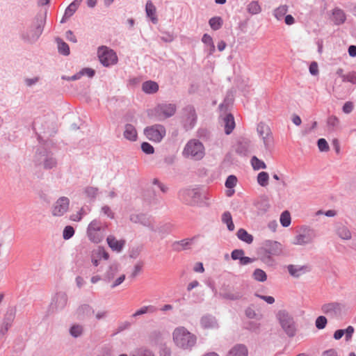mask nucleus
<instances>
[{"label": "nucleus", "mask_w": 356, "mask_h": 356, "mask_svg": "<svg viewBox=\"0 0 356 356\" xmlns=\"http://www.w3.org/2000/svg\"><path fill=\"white\" fill-rule=\"evenodd\" d=\"M251 164L254 170L266 168V163L263 161L259 159L256 156H253L252 157Z\"/></svg>", "instance_id": "nucleus-44"}, {"label": "nucleus", "mask_w": 356, "mask_h": 356, "mask_svg": "<svg viewBox=\"0 0 356 356\" xmlns=\"http://www.w3.org/2000/svg\"><path fill=\"white\" fill-rule=\"evenodd\" d=\"M67 296L65 292H58L53 298L51 307L56 309H63L67 305Z\"/></svg>", "instance_id": "nucleus-16"}, {"label": "nucleus", "mask_w": 356, "mask_h": 356, "mask_svg": "<svg viewBox=\"0 0 356 356\" xmlns=\"http://www.w3.org/2000/svg\"><path fill=\"white\" fill-rule=\"evenodd\" d=\"M75 233V230L74 227L71 225H67L65 227L63 232V238L65 240H69L71 238Z\"/></svg>", "instance_id": "nucleus-52"}, {"label": "nucleus", "mask_w": 356, "mask_h": 356, "mask_svg": "<svg viewBox=\"0 0 356 356\" xmlns=\"http://www.w3.org/2000/svg\"><path fill=\"white\" fill-rule=\"evenodd\" d=\"M161 33L162 35L161 36V40L165 42H171L175 38V36L173 35V33L170 32H161Z\"/></svg>", "instance_id": "nucleus-62"}, {"label": "nucleus", "mask_w": 356, "mask_h": 356, "mask_svg": "<svg viewBox=\"0 0 356 356\" xmlns=\"http://www.w3.org/2000/svg\"><path fill=\"white\" fill-rule=\"evenodd\" d=\"M171 227L172 225L170 224H165L159 227H156V229H157L156 232L160 234H168L171 232Z\"/></svg>", "instance_id": "nucleus-63"}, {"label": "nucleus", "mask_w": 356, "mask_h": 356, "mask_svg": "<svg viewBox=\"0 0 356 356\" xmlns=\"http://www.w3.org/2000/svg\"><path fill=\"white\" fill-rule=\"evenodd\" d=\"M245 254V252L243 249H234L231 252V258L233 260L240 261L241 257Z\"/></svg>", "instance_id": "nucleus-59"}, {"label": "nucleus", "mask_w": 356, "mask_h": 356, "mask_svg": "<svg viewBox=\"0 0 356 356\" xmlns=\"http://www.w3.org/2000/svg\"><path fill=\"white\" fill-rule=\"evenodd\" d=\"M254 206L261 214L266 213L270 207L268 199L266 197H261L254 202Z\"/></svg>", "instance_id": "nucleus-26"}, {"label": "nucleus", "mask_w": 356, "mask_h": 356, "mask_svg": "<svg viewBox=\"0 0 356 356\" xmlns=\"http://www.w3.org/2000/svg\"><path fill=\"white\" fill-rule=\"evenodd\" d=\"M248 12L252 15H257L261 11L260 5L257 1H251L247 6Z\"/></svg>", "instance_id": "nucleus-42"}, {"label": "nucleus", "mask_w": 356, "mask_h": 356, "mask_svg": "<svg viewBox=\"0 0 356 356\" xmlns=\"http://www.w3.org/2000/svg\"><path fill=\"white\" fill-rule=\"evenodd\" d=\"M343 82H350L353 84L356 83V72H351L343 77Z\"/></svg>", "instance_id": "nucleus-64"}, {"label": "nucleus", "mask_w": 356, "mask_h": 356, "mask_svg": "<svg viewBox=\"0 0 356 356\" xmlns=\"http://www.w3.org/2000/svg\"><path fill=\"white\" fill-rule=\"evenodd\" d=\"M173 340L178 347L191 349L196 343V337L185 327H180L174 330Z\"/></svg>", "instance_id": "nucleus-3"}, {"label": "nucleus", "mask_w": 356, "mask_h": 356, "mask_svg": "<svg viewBox=\"0 0 356 356\" xmlns=\"http://www.w3.org/2000/svg\"><path fill=\"white\" fill-rule=\"evenodd\" d=\"M272 256L273 255L264 252V254L260 257V260L268 266H272L274 264V259Z\"/></svg>", "instance_id": "nucleus-55"}, {"label": "nucleus", "mask_w": 356, "mask_h": 356, "mask_svg": "<svg viewBox=\"0 0 356 356\" xmlns=\"http://www.w3.org/2000/svg\"><path fill=\"white\" fill-rule=\"evenodd\" d=\"M16 315V308L10 307L6 311L3 321L13 324Z\"/></svg>", "instance_id": "nucleus-40"}, {"label": "nucleus", "mask_w": 356, "mask_h": 356, "mask_svg": "<svg viewBox=\"0 0 356 356\" xmlns=\"http://www.w3.org/2000/svg\"><path fill=\"white\" fill-rule=\"evenodd\" d=\"M261 324L255 321H248L245 323L244 329L252 332L259 333L260 330Z\"/></svg>", "instance_id": "nucleus-47"}, {"label": "nucleus", "mask_w": 356, "mask_h": 356, "mask_svg": "<svg viewBox=\"0 0 356 356\" xmlns=\"http://www.w3.org/2000/svg\"><path fill=\"white\" fill-rule=\"evenodd\" d=\"M237 183V178L235 175H229L225 181V186L229 188H233Z\"/></svg>", "instance_id": "nucleus-54"}, {"label": "nucleus", "mask_w": 356, "mask_h": 356, "mask_svg": "<svg viewBox=\"0 0 356 356\" xmlns=\"http://www.w3.org/2000/svg\"><path fill=\"white\" fill-rule=\"evenodd\" d=\"M235 151L240 156H248L252 152L251 141L248 138H240L237 141Z\"/></svg>", "instance_id": "nucleus-13"}, {"label": "nucleus", "mask_w": 356, "mask_h": 356, "mask_svg": "<svg viewBox=\"0 0 356 356\" xmlns=\"http://www.w3.org/2000/svg\"><path fill=\"white\" fill-rule=\"evenodd\" d=\"M142 90L147 94H154L159 90V85L154 81H146L142 84Z\"/></svg>", "instance_id": "nucleus-28"}, {"label": "nucleus", "mask_w": 356, "mask_h": 356, "mask_svg": "<svg viewBox=\"0 0 356 356\" xmlns=\"http://www.w3.org/2000/svg\"><path fill=\"white\" fill-rule=\"evenodd\" d=\"M130 220L134 223H140L145 227H148L152 232H156L157 229L153 224L152 220L147 217L145 214L140 213L136 215H131Z\"/></svg>", "instance_id": "nucleus-15"}, {"label": "nucleus", "mask_w": 356, "mask_h": 356, "mask_svg": "<svg viewBox=\"0 0 356 356\" xmlns=\"http://www.w3.org/2000/svg\"><path fill=\"white\" fill-rule=\"evenodd\" d=\"M252 278L260 282H264L267 280V275L265 271L260 268H256L252 273Z\"/></svg>", "instance_id": "nucleus-37"}, {"label": "nucleus", "mask_w": 356, "mask_h": 356, "mask_svg": "<svg viewBox=\"0 0 356 356\" xmlns=\"http://www.w3.org/2000/svg\"><path fill=\"white\" fill-rule=\"evenodd\" d=\"M83 332V327L81 325H73L70 329V334L74 338H78L82 335Z\"/></svg>", "instance_id": "nucleus-45"}, {"label": "nucleus", "mask_w": 356, "mask_h": 356, "mask_svg": "<svg viewBox=\"0 0 356 356\" xmlns=\"http://www.w3.org/2000/svg\"><path fill=\"white\" fill-rule=\"evenodd\" d=\"M141 149L146 154H152L154 152V147L147 142L142 143Z\"/></svg>", "instance_id": "nucleus-57"}, {"label": "nucleus", "mask_w": 356, "mask_h": 356, "mask_svg": "<svg viewBox=\"0 0 356 356\" xmlns=\"http://www.w3.org/2000/svg\"><path fill=\"white\" fill-rule=\"evenodd\" d=\"M55 41L57 44L58 53L65 56H69L70 54L69 45L59 37L56 38Z\"/></svg>", "instance_id": "nucleus-29"}, {"label": "nucleus", "mask_w": 356, "mask_h": 356, "mask_svg": "<svg viewBox=\"0 0 356 356\" xmlns=\"http://www.w3.org/2000/svg\"><path fill=\"white\" fill-rule=\"evenodd\" d=\"M79 74L81 77L83 75H86L88 77L92 78L95 76V71L92 68L85 67L83 68L80 72H79Z\"/></svg>", "instance_id": "nucleus-61"}, {"label": "nucleus", "mask_w": 356, "mask_h": 356, "mask_svg": "<svg viewBox=\"0 0 356 356\" xmlns=\"http://www.w3.org/2000/svg\"><path fill=\"white\" fill-rule=\"evenodd\" d=\"M261 250L271 255L279 256L282 253L283 247L280 243L276 241L266 240L263 243Z\"/></svg>", "instance_id": "nucleus-11"}, {"label": "nucleus", "mask_w": 356, "mask_h": 356, "mask_svg": "<svg viewBox=\"0 0 356 356\" xmlns=\"http://www.w3.org/2000/svg\"><path fill=\"white\" fill-rule=\"evenodd\" d=\"M195 238V236L191 238H186L178 241H175L172 244V249L175 251L180 252L183 250H187L189 246L192 244V242Z\"/></svg>", "instance_id": "nucleus-22"}, {"label": "nucleus", "mask_w": 356, "mask_h": 356, "mask_svg": "<svg viewBox=\"0 0 356 356\" xmlns=\"http://www.w3.org/2000/svg\"><path fill=\"white\" fill-rule=\"evenodd\" d=\"M35 162L38 165L43 164V167L46 170H50L54 168L57 161L52 154H49L46 149H43L39 153H36Z\"/></svg>", "instance_id": "nucleus-9"}, {"label": "nucleus", "mask_w": 356, "mask_h": 356, "mask_svg": "<svg viewBox=\"0 0 356 356\" xmlns=\"http://www.w3.org/2000/svg\"><path fill=\"white\" fill-rule=\"evenodd\" d=\"M134 356H155L152 350L149 348L142 347L137 351L136 355Z\"/></svg>", "instance_id": "nucleus-58"}, {"label": "nucleus", "mask_w": 356, "mask_h": 356, "mask_svg": "<svg viewBox=\"0 0 356 356\" xmlns=\"http://www.w3.org/2000/svg\"><path fill=\"white\" fill-rule=\"evenodd\" d=\"M209 24L212 30L218 31L221 29L223 20L220 17H213L209 20Z\"/></svg>", "instance_id": "nucleus-36"}, {"label": "nucleus", "mask_w": 356, "mask_h": 356, "mask_svg": "<svg viewBox=\"0 0 356 356\" xmlns=\"http://www.w3.org/2000/svg\"><path fill=\"white\" fill-rule=\"evenodd\" d=\"M98 188L93 186H87L84 189V193L86 196L92 200H95L98 193Z\"/></svg>", "instance_id": "nucleus-51"}, {"label": "nucleus", "mask_w": 356, "mask_h": 356, "mask_svg": "<svg viewBox=\"0 0 356 356\" xmlns=\"http://www.w3.org/2000/svg\"><path fill=\"white\" fill-rule=\"evenodd\" d=\"M156 7L151 1H147L145 5V12L152 22L154 24H157L158 18L156 16Z\"/></svg>", "instance_id": "nucleus-25"}, {"label": "nucleus", "mask_w": 356, "mask_h": 356, "mask_svg": "<svg viewBox=\"0 0 356 356\" xmlns=\"http://www.w3.org/2000/svg\"><path fill=\"white\" fill-rule=\"evenodd\" d=\"M144 134L148 140L160 143L165 136L166 130L163 125L156 124L145 128Z\"/></svg>", "instance_id": "nucleus-6"}, {"label": "nucleus", "mask_w": 356, "mask_h": 356, "mask_svg": "<svg viewBox=\"0 0 356 356\" xmlns=\"http://www.w3.org/2000/svg\"><path fill=\"white\" fill-rule=\"evenodd\" d=\"M200 324L205 329L214 328L218 325L216 318L211 314H206L200 319Z\"/></svg>", "instance_id": "nucleus-23"}, {"label": "nucleus", "mask_w": 356, "mask_h": 356, "mask_svg": "<svg viewBox=\"0 0 356 356\" xmlns=\"http://www.w3.org/2000/svg\"><path fill=\"white\" fill-rule=\"evenodd\" d=\"M312 240V238L309 235L300 234L296 236L293 243L296 245H306L309 243Z\"/></svg>", "instance_id": "nucleus-41"}, {"label": "nucleus", "mask_w": 356, "mask_h": 356, "mask_svg": "<svg viewBox=\"0 0 356 356\" xmlns=\"http://www.w3.org/2000/svg\"><path fill=\"white\" fill-rule=\"evenodd\" d=\"M98 56L100 63L105 67L115 65L118 62L116 53L106 47L99 48Z\"/></svg>", "instance_id": "nucleus-7"}, {"label": "nucleus", "mask_w": 356, "mask_h": 356, "mask_svg": "<svg viewBox=\"0 0 356 356\" xmlns=\"http://www.w3.org/2000/svg\"><path fill=\"white\" fill-rule=\"evenodd\" d=\"M157 311V308L153 305L144 306L138 309L133 315L132 317H136L147 313H154Z\"/></svg>", "instance_id": "nucleus-39"}, {"label": "nucleus", "mask_w": 356, "mask_h": 356, "mask_svg": "<svg viewBox=\"0 0 356 356\" xmlns=\"http://www.w3.org/2000/svg\"><path fill=\"white\" fill-rule=\"evenodd\" d=\"M276 318L288 337L293 338L296 335L298 325L293 316L287 310H279L276 314Z\"/></svg>", "instance_id": "nucleus-2"}, {"label": "nucleus", "mask_w": 356, "mask_h": 356, "mask_svg": "<svg viewBox=\"0 0 356 356\" xmlns=\"http://www.w3.org/2000/svg\"><path fill=\"white\" fill-rule=\"evenodd\" d=\"M107 243L108 246L113 250L120 252L123 249L125 245V240H117L113 235H109L107 238Z\"/></svg>", "instance_id": "nucleus-18"}, {"label": "nucleus", "mask_w": 356, "mask_h": 356, "mask_svg": "<svg viewBox=\"0 0 356 356\" xmlns=\"http://www.w3.org/2000/svg\"><path fill=\"white\" fill-rule=\"evenodd\" d=\"M332 20L334 24L337 26H340L343 24L346 20V15L344 11L336 7L332 10Z\"/></svg>", "instance_id": "nucleus-21"}, {"label": "nucleus", "mask_w": 356, "mask_h": 356, "mask_svg": "<svg viewBox=\"0 0 356 356\" xmlns=\"http://www.w3.org/2000/svg\"><path fill=\"white\" fill-rule=\"evenodd\" d=\"M223 121L225 124V133L227 135H229L233 131L235 127V122L233 115L231 113L227 114L224 118Z\"/></svg>", "instance_id": "nucleus-27"}, {"label": "nucleus", "mask_w": 356, "mask_h": 356, "mask_svg": "<svg viewBox=\"0 0 356 356\" xmlns=\"http://www.w3.org/2000/svg\"><path fill=\"white\" fill-rule=\"evenodd\" d=\"M78 312L79 314L91 316L94 314L95 311L89 305L84 304L79 307Z\"/></svg>", "instance_id": "nucleus-50"}, {"label": "nucleus", "mask_w": 356, "mask_h": 356, "mask_svg": "<svg viewBox=\"0 0 356 356\" xmlns=\"http://www.w3.org/2000/svg\"><path fill=\"white\" fill-rule=\"evenodd\" d=\"M82 0L73 1L65 9V14L66 17H72L78 9Z\"/></svg>", "instance_id": "nucleus-34"}, {"label": "nucleus", "mask_w": 356, "mask_h": 356, "mask_svg": "<svg viewBox=\"0 0 356 356\" xmlns=\"http://www.w3.org/2000/svg\"><path fill=\"white\" fill-rule=\"evenodd\" d=\"M105 228L100 220H93L88 225L87 232H95V231H104Z\"/></svg>", "instance_id": "nucleus-38"}, {"label": "nucleus", "mask_w": 356, "mask_h": 356, "mask_svg": "<svg viewBox=\"0 0 356 356\" xmlns=\"http://www.w3.org/2000/svg\"><path fill=\"white\" fill-rule=\"evenodd\" d=\"M339 124V120L337 117L334 115H331L328 117L327 120V125L329 131H333L337 128Z\"/></svg>", "instance_id": "nucleus-43"}, {"label": "nucleus", "mask_w": 356, "mask_h": 356, "mask_svg": "<svg viewBox=\"0 0 356 356\" xmlns=\"http://www.w3.org/2000/svg\"><path fill=\"white\" fill-rule=\"evenodd\" d=\"M183 115L187 121L190 122L191 127H193L196 122L197 115L195 108L192 105H188L183 108Z\"/></svg>", "instance_id": "nucleus-19"}, {"label": "nucleus", "mask_w": 356, "mask_h": 356, "mask_svg": "<svg viewBox=\"0 0 356 356\" xmlns=\"http://www.w3.org/2000/svg\"><path fill=\"white\" fill-rule=\"evenodd\" d=\"M124 137L131 141H136L138 134L136 128L131 124H126L124 131Z\"/></svg>", "instance_id": "nucleus-24"}, {"label": "nucleus", "mask_w": 356, "mask_h": 356, "mask_svg": "<svg viewBox=\"0 0 356 356\" xmlns=\"http://www.w3.org/2000/svg\"><path fill=\"white\" fill-rule=\"evenodd\" d=\"M345 306L343 304L338 302H331L325 303L321 306V311L324 314L331 317H339L342 314V310Z\"/></svg>", "instance_id": "nucleus-10"}, {"label": "nucleus", "mask_w": 356, "mask_h": 356, "mask_svg": "<svg viewBox=\"0 0 356 356\" xmlns=\"http://www.w3.org/2000/svg\"><path fill=\"white\" fill-rule=\"evenodd\" d=\"M47 17V10L38 13L31 25L20 33V38L25 43L31 44L35 43L43 33Z\"/></svg>", "instance_id": "nucleus-1"}, {"label": "nucleus", "mask_w": 356, "mask_h": 356, "mask_svg": "<svg viewBox=\"0 0 356 356\" xmlns=\"http://www.w3.org/2000/svg\"><path fill=\"white\" fill-rule=\"evenodd\" d=\"M118 271V264H112L111 265L109 266L108 269L104 275L103 278H102L103 280H104L107 282H109L114 278V277Z\"/></svg>", "instance_id": "nucleus-30"}, {"label": "nucleus", "mask_w": 356, "mask_h": 356, "mask_svg": "<svg viewBox=\"0 0 356 356\" xmlns=\"http://www.w3.org/2000/svg\"><path fill=\"white\" fill-rule=\"evenodd\" d=\"M288 12V6L286 5L280 6L274 10V16L280 20Z\"/></svg>", "instance_id": "nucleus-49"}, {"label": "nucleus", "mask_w": 356, "mask_h": 356, "mask_svg": "<svg viewBox=\"0 0 356 356\" xmlns=\"http://www.w3.org/2000/svg\"><path fill=\"white\" fill-rule=\"evenodd\" d=\"M269 175L268 172L262 171L257 175V182L263 187L266 186L268 184Z\"/></svg>", "instance_id": "nucleus-46"}, {"label": "nucleus", "mask_w": 356, "mask_h": 356, "mask_svg": "<svg viewBox=\"0 0 356 356\" xmlns=\"http://www.w3.org/2000/svg\"><path fill=\"white\" fill-rule=\"evenodd\" d=\"M337 234L343 240H349L351 238V232L349 229L344 225H340L337 227Z\"/></svg>", "instance_id": "nucleus-35"}, {"label": "nucleus", "mask_w": 356, "mask_h": 356, "mask_svg": "<svg viewBox=\"0 0 356 356\" xmlns=\"http://www.w3.org/2000/svg\"><path fill=\"white\" fill-rule=\"evenodd\" d=\"M238 238L248 244H251L253 242L254 237L252 234H249L245 229L241 228L236 233Z\"/></svg>", "instance_id": "nucleus-31"}, {"label": "nucleus", "mask_w": 356, "mask_h": 356, "mask_svg": "<svg viewBox=\"0 0 356 356\" xmlns=\"http://www.w3.org/2000/svg\"><path fill=\"white\" fill-rule=\"evenodd\" d=\"M179 198L186 204L194 206L202 201V194L197 189L186 188L179 191Z\"/></svg>", "instance_id": "nucleus-5"}, {"label": "nucleus", "mask_w": 356, "mask_h": 356, "mask_svg": "<svg viewBox=\"0 0 356 356\" xmlns=\"http://www.w3.org/2000/svg\"><path fill=\"white\" fill-rule=\"evenodd\" d=\"M280 223L284 227H287L290 225L291 222V215L289 211H284L281 213L280 216Z\"/></svg>", "instance_id": "nucleus-48"}, {"label": "nucleus", "mask_w": 356, "mask_h": 356, "mask_svg": "<svg viewBox=\"0 0 356 356\" xmlns=\"http://www.w3.org/2000/svg\"><path fill=\"white\" fill-rule=\"evenodd\" d=\"M287 269L290 275L293 277H299L302 274L307 271H309V268L307 266H298L290 264L287 266Z\"/></svg>", "instance_id": "nucleus-20"}, {"label": "nucleus", "mask_w": 356, "mask_h": 356, "mask_svg": "<svg viewBox=\"0 0 356 356\" xmlns=\"http://www.w3.org/2000/svg\"><path fill=\"white\" fill-rule=\"evenodd\" d=\"M184 154L194 160H200L204 156V147L203 144L198 140L188 141L184 149Z\"/></svg>", "instance_id": "nucleus-4"}, {"label": "nucleus", "mask_w": 356, "mask_h": 356, "mask_svg": "<svg viewBox=\"0 0 356 356\" xmlns=\"http://www.w3.org/2000/svg\"><path fill=\"white\" fill-rule=\"evenodd\" d=\"M327 320L324 316H319L315 321L316 327L318 330H323L326 327Z\"/></svg>", "instance_id": "nucleus-53"}, {"label": "nucleus", "mask_w": 356, "mask_h": 356, "mask_svg": "<svg viewBox=\"0 0 356 356\" xmlns=\"http://www.w3.org/2000/svg\"><path fill=\"white\" fill-rule=\"evenodd\" d=\"M257 131L259 136L263 138L266 147H268L269 138H268L267 136L268 135L269 128L265 124L260 123L257 127Z\"/></svg>", "instance_id": "nucleus-33"}, {"label": "nucleus", "mask_w": 356, "mask_h": 356, "mask_svg": "<svg viewBox=\"0 0 356 356\" xmlns=\"http://www.w3.org/2000/svg\"><path fill=\"white\" fill-rule=\"evenodd\" d=\"M220 297L223 299L229 300H238L243 298V293L241 291L234 290L232 292L229 289V286H223L219 293Z\"/></svg>", "instance_id": "nucleus-14"}, {"label": "nucleus", "mask_w": 356, "mask_h": 356, "mask_svg": "<svg viewBox=\"0 0 356 356\" xmlns=\"http://www.w3.org/2000/svg\"><path fill=\"white\" fill-rule=\"evenodd\" d=\"M317 145L320 152H327L330 149L329 145L325 138H319L317 140Z\"/></svg>", "instance_id": "nucleus-56"}, {"label": "nucleus", "mask_w": 356, "mask_h": 356, "mask_svg": "<svg viewBox=\"0 0 356 356\" xmlns=\"http://www.w3.org/2000/svg\"><path fill=\"white\" fill-rule=\"evenodd\" d=\"M95 255L99 259L103 258L105 260H108L109 258V254L104 250L103 247H99L98 250L95 252Z\"/></svg>", "instance_id": "nucleus-60"}, {"label": "nucleus", "mask_w": 356, "mask_h": 356, "mask_svg": "<svg viewBox=\"0 0 356 356\" xmlns=\"http://www.w3.org/2000/svg\"><path fill=\"white\" fill-rule=\"evenodd\" d=\"M177 106L175 104L162 103L154 108L155 115L159 120L166 119L175 115Z\"/></svg>", "instance_id": "nucleus-8"}, {"label": "nucleus", "mask_w": 356, "mask_h": 356, "mask_svg": "<svg viewBox=\"0 0 356 356\" xmlns=\"http://www.w3.org/2000/svg\"><path fill=\"white\" fill-rule=\"evenodd\" d=\"M248 347L243 343H236L228 351L225 356H248Z\"/></svg>", "instance_id": "nucleus-17"}, {"label": "nucleus", "mask_w": 356, "mask_h": 356, "mask_svg": "<svg viewBox=\"0 0 356 356\" xmlns=\"http://www.w3.org/2000/svg\"><path fill=\"white\" fill-rule=\"evenodd\" d=\"M104 231L87 232L89 240L95 243H100L104 238Z\"/></svg>", "instance_id": "nucleus-32"}, {"label": "nucleus", "mask_w": 356, "mask_h": 356, "mask_svg": "<svg viewBox=\"0 0 356 356\" xmlns=\"http://www.w3.org/2000/svg\"><path fill=\"white\" fill-rule=\"evenodd\" d=\"M70 200L66 197H61L58 199L52 208V215L61 216L67 212L69 207Z\"/></svg>", "instance_id": "nucleus-12"}]
</instances>
